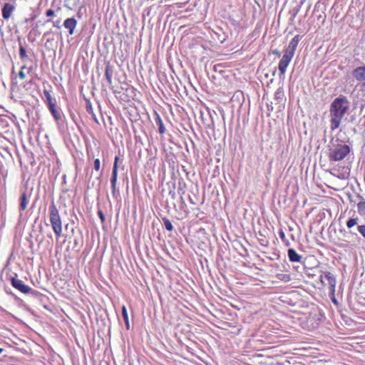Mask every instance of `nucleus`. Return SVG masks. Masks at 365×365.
I'll return each mask as SVG.
<instances>
[{"instance_id": "obj_25", "label": "nucleus", "mask_w": 365, "mask_h": 365, "mask_svg": "<svg viewBox=\"0 0 365 365\" xmlns=\"http://www.w3.org/2000/svg\"><path fill=\"white\" fill-rule=\"evenodd\" d=\"M122 315H123L124 321H128V312H127L126 307L125 306H123V308H122Z\"/></svg>"}, {"instance_id": "obj_5", "label": "nucleus", "mask_w": 365, "mask_h": 365, "mask_svg": "<svg viewBox=\"0 0 365 365\" xmlns=\"http://www.w3.org/2000/svg\"><path fill=\"white\" fill-rule=\"evenodd\" d=\"M12 286L21 292L27 294L31 291V288L26 285L22 280L13 277L11 279Z\"/></svg>"}, {"instance_id": "obj_33", "label": "nucleus", "mask_w": 365, "mask_h": 365, "mask_svg": "<svg viewBox=\"0 0 365 365\" xmlns=\"http://www.w3.org/2000/svg\"><path fill=\"white\" fill-rule=\"evenodd\" d=\"M329 296H330V298H331V299L332 302H333L334 304H338V302H337V300H336V298H335V293H334L333 295H329Z\"/></svg>"}, {"instance_id": "obj_32", "label": "nucleus", "mask_w": 365, "mask_h": 365, "mask_svg": "<svg viewBox=\"0 0 365 365\" xmlns=\"http://www.w3.org/2000/svg\"><path fill=\"white\" fill-rule=\"evenodd\" d=\"M53 22V26L58 28V29H60L61 28V21H52Z\"/></svg>"}, {"instance_id": "obj_18", "label": "nucleus", "mask_w": 365, "mask_h": 365, "mask_svg": "<svg viewBox=\"0 0 365 365\" xmlns=\"http://www.w3.org/2000/svg\"><path fill=\"white\" fill-rule=\"evenodd\" d=\"M155 122H156L157 125H159V132L160 133H163L165 130V128L163 125V121H162L160 117L158 114H157V118L155 119Z\"/></svg>"}, {"instance_id": "obj_30", "label": "nucleus", "mask_w": 365, "mask_h": 365, "mask_svg": "<svg viewBox=\"0 0 365 365\" xmlns=\"http://www.w3.org/2000/svg\"><path fill=\"white\" fill-rule=\"evenodd\" d=\"M98 216L101 218V221L104 222L105 221V216H104L103 212L100 210V211L98 212Z\"/></svg>"}, {"instance_id": "obj_31", "label": "nucleus", "mask_w": 365, "mask_h": 365, "mask_svg": "<svg viewBox=\"0 0 365 365\" xmlns=\"http://www.w3.org/2000/svg\"><path fill=\"white\" fill-rule=\"evenodd\" d=\"M19 76L21 79L24 80L26 78V74L23 71H20L19 73Z\"/></svg>"}, {"instance_id": "obj_8", "label": "nucleus", "mask_w": 365, "mask_h": 365, "mask_svg": "<svg viewBox=\"0 0 365 365\" xmlns=\"http://www.w3.org/2000/svg\"><path fill=\"white\" fill-rule=\"evenodd\" d=\"M77 25V21L74 18H68L65 20L63 26L67 29L71 35L74 34L75 28Z\"/></svg>"}, {"instance_id": "obj_22", "label": "nucleus", "mask_w": 365, "mask_h": 365, "mask_svg": "<svg viewBox=\"0 0 365 365\" xmlns=\"http://www.w3.org/2000/svg\"><path fill=\"white\" fill-rule=\"evenodd\" d=\"M357 224V219L356 218H350L346 223V225L349 228H351Z\"/></svg>"}, {"instance_id": "obj_19", "label": "nucleus", "mask_w": 365, "mask_h": 365, "mask_svg": "<svg viewBox=\"0 0 365 365\" xmlns=\"http://www.w3.org/2000/svg\"><path fill=\"white\" fill-rule=\"evenodd\" d=\"M357 207L359 214L365 215V202H359Z\"/></svg>"}, {"instance_id": "obj_13", "label": "nucleus", "mask_w": 365, "mask_h": 365, "mask_svg": "<svg viewBox=\"0 0 365 365\" xmlns=\"http://www.w3.org/2000/svg\"><path fill=\"white\" fill-rule=\"evenodd\" d=\"M324 278L327 280L329 285L333 286V285L336 284V279L331 272H325Z\"/></svg>"}, {"instance_id": "obj_28", "label": "nucleus", "mask_w": 365, "mask_h": 365, "mask_svg": "<svg viewBox=\"0 0 365 365\" xmlns=\"http://www.w3.org/2000/svg\"><path fill=\"white\" fill-rule=\"evenodd\" d=\"M54 14H55V11L52 9H48L46 13V16L48 17H51V16H54Z\"/></svg>"}, {"instance_id": "obj_41", "label": "nucleus", "mask_w": 365, "mask_h": 365, "mask_svg": "<svg viewBox=\"0 0 365 365\" xmlns=\"http://www.w3.org/2000/svg\"><path fill=\"white\" fill-rule=\"evenodd\" d=\"M364 86H365V83H364Z\"/></svg>"}, {"instance_id": "obj_40", "label": "nucleus", "mask_w": 365, "mask_h": 365, "mask_svg": "<svg viewBox=\"0 0 365 365\" xmlns=\"http://www.w3.org/2000/svg\"><path fill=\"white\" fill-rule=\"evenodd\" d=\"M274 53H275V54H278V53H279V52H278V51H274Z\"/></svg>"}, {"instance_id": "obj_14", "label": "nucleus", "mask_w": 365, "mask_h": 365, "mask_svg": "<svg viewBox=\"0 0 365 365\" xmlns=\"http://www.w3.org/2000/svg\"><path fill=\"white\" fill-rule=\"evenodd\" d=\"M324 278L327 280L329 285L333 286V285L336 284V279L331 272H325Z\"/></svg>"}, {"instance_id": "obj_38", "label": "nucleus", "mask_w": 365, "mask_h": 365, "mask_svg": "<svg viewBox=\"0 0 365 365\" xmlns=\"http://www.w3.org/2000/svg\"><path fill=\"white\" fill-rule=\"evenodd\" d=\"M3 349L0 348V354L2 353Z\"/></svg>"}, {"instance_id": "obj_17", "label": "nucleus", "mask_w": 365, "mask_h": 365, "mask_svg": "<svg viewBox=\"0 0 365 365\" xmlns=\"http://www.w3.org/2000/svg\"><path fill=\"white\" fill-rule=\"evenodd\" d=\"M43 94L46 99L48 106H50V105H53L54 103V102H53V99L50 92L47 90H44Z\"/></svg>"}, {"instance_id": "obj_15", "label": "nucleus", "mask_w": 365, "mask_h": 365, "mask_svg": "<svg viewBox=\"0 0 365 365\" xmlns=\"http://www.w3.org/2000/svg\"><path fill=\"white\" fill-rule=\"evenodd\" d=\"M324 278L327 280L329 285L333 286V285L336 284V279L331 272H325Z\"/></svg>"}, {"instance_id": "obj_7", "label": "nucleus", "mask_w": 365, "mask_h": 365, "mask_svg": "<svg viewBox=\"0 0 365 365\" xmlns=\"http://www.w3.org/2000/svg\"><path fill=\"white\" fill-rule=\"evenodd\" d=\"M299 36H295L292 41L289 42L288 47L286 48L285 52L289 54L294 56L295 50L299 41Z\"/></svg>"}, {"instance_id": "obj_11", "label": "nucleus", "mask_w": 365, "mask_h": 365, "mask_svg": "<svg viewBox=\"0 0 365 365\" xmlns=\"http://www.w3.org/2000/svg\"><path fill=\"white\" fill-rule=\"evenodd\" d=\"M287 254L289 259L293 262H299L302 258L294 249H289Z\"/></svg>"}, {"instance_id": "obj_37", "label": "nucleus", "mask_w": 365, "mask_h": 365, "mask_svg": "<svg viewBox=\"0 0 365 365\" xmlns=\"http://www.w3.org/2000/svg\"><path fill=\"white\" fill-rule=\"evenodd\" d=\"M280 236H281L282 237H284V233H283V232H281V233H280Z\"/></svg>"}, {"instance_id": "obj_24", "label": "nucleus", "mask_w": 365, "mask_h": 365, "mask_svg": "<svg viewBox=\"0 0 365 365\" xmlns=\"http://www.w3.org/2000/svg\"><path fill=\"white\" fill-rule=\"evenodd\" d=\"M19 55L21 59H24L27 56L26 51L23 46H21L19 48Z\"/></svg>"}, {"instance_id": "obj_1", "label": "nucleus", "mask_w": 365, "mask_h": 365, "mask_svg": "<svg viewBox=\"0 0 365 365\" xmlns=\"http://www.w3.org/2000/svg\"><path fill=\"white\" fill-rule=\"evenodd\" d=\"M350 107V102L346 97L340 96L335 98L330 106V128L332 130L337 129L344 115Z\"/></svg>"}, {"instance_id": "obj_12", "label": "nucleus", "mask_w": 365, "mask_h": 365, "mask_svg": "<svg viewBox=\"0 0 365 365\" xmlns=\"http://www.w3.org/2000/svg\"><path fill=\"white\" fill-rule=\"evenodd\" d=\"M48 107L55 120L57 121L59 120L61 118V113L57 110L55 103L50 105V106Z\"/></svg>"}, {"instance_id": "obj_27", "label": "nucleus", "mask_w": 365, "mask_h": 365, "mask_svg": "<svg viewBox=\"0 0 365 365\" xmlns=\"http://www.w3.org/2000/svg\"><path fill=\"white\" fill-rule=\"evenodd\" d=\"M358 230L360 232V234L365 237V225L359 226Z\"/></svg>"}, {"instance_id": "obj_4", "label": "nucleus", "mask_w": 365, "mask_h": 365, "mask_svg": "<svg viewBox=\"0 0 365 365\" xmlns=\"http://www.w3.org/2000/svg\"><path fill=\"white\" fill-rule=\"evenodd\" d=\"M294 56L287 53L284 51V53L282 58V59L279 61L278 68L280 72V76H282L285 73L286 69L287 66H289L290 61H292Z\"/></svg>"}, {"instance_id": "obj_16", "label": "nucleus", "mask_w": 365, "mask_h": 365, "mask_svg": "<svg viewBox=\"0 0 365 365\" xmlns=\"http://www.w3.org/2000/svg\"><path fill=\"white\" fill-rule=\"evenodd\" d=\"M28 198L27 195L25 192H24L21 196V203H20V207L21 210H24L27 207L28 204Z\"/></svg>"}, {"instance_id": "obj_21", "label": "nucleus", "mask_w": 365, "mask_h": 365, "mask_svg": "<svg viewBox=\"0 0 365 365\" xmlns=\"http://www.w3.org/2000/svg\"><path fill=\"white\" fill-rule=\"evenodd\" d=\"M277 279L282 280L284 282H289L290 280V277L289 274H278L277 275Z\"/></svg>"}, {"instance_id": "obj_23", "label": "nucleus", "mask_w": 365, "mask_h": 365, "mask_svg": "<svg viewBox=\"0 0 365 365\" xmlns=\"http://www.w3.org/2000/svg\"><path fill=\"white\" fill-rule=\"evenodd\" d=\"M105 74H106V77L108 80V82L110 84L112 83V73L108 69V68H106Z\"/></svg>"}, {"instance_id": "obj_26", "label": "nucleus", "mask_w": 365, "mask_h": 365, "mask_svg": "<svg viewBox=\"0 0 365 365\" xmlns=\"http://www.w3.org/2000/svg\"><path fill=\"white\" fill-rule=\"evenodd\" d=\"M101 162L99 159H96L94 161V169L98 171L100 170Z\"/></svg>"}, {"instance_id": "obj_34", "label": "nucleus", "mask_w": 365, "mask_h": 365, "mask_svg": "<svg viewBox=\"0 0 365 365\" xmlns=\"http://www.w3.org/2000/svg\"><path fill=\"white\" fill-rule=\"evenodd\" d=\"M87 110H88V112L91 113L93 114V117L94 120H95L96 121H97V120H96V118L95 115H94V114L93 113V112H92L91 106L88 107V108H87Z\"/></svg>"}, {"instance_id": "obj_10", "label": "nucleus", "mask_w": 365, "mask_h": 365, "mask_svg": "<svg viewBox=\"0 0 365 365\" xmlns=\"http://www.w3.org/2000/svg\"><path fill=\"white\" fill-rule=\"evenodd\" d=\"M353 76L359 81H365V66L356 68L353 71Z\"/></svg>"}, {"instance_id": "obj_2", "label": "nucleus", "mask_w": 365, "mask_h": 365, "mask_svg": "<svg viewBox=\"0 0 365 365\" xmlns=\"http://www.w3.org/2000/svg\"><path fill=\"white\" fill-rule=\"evenodd\" d=\"M49 220L55 235L59 237L62 234V221L54 202H52L49 208Z\"/></svg>"}, {"instance_id": "obj_20", "label": "nucleus", "mask_w": 365, "mask_h": 365, "mask_svg": "<svg viewBox=\"0 0 365 365\" xmlns=\"http://www.w3.org/2000/svg\"><path fill=\"white\" fill-rule=\"evenodd\" d=\"M163 222H164L165 227L167 230L172 231L173 230V226L171 222L168 219L164 218Z\"/></svg>"}, {"instance_id": "obj_36", "label": "nucleus", "mask_w": 365, "mask_h": 365, "mask_svg": "<svg viewBox=\"0 0 365 365\" xmlns=\"http://www.w3.org/2000/svg\"><path fill=\"white\" fill-rule=\"evenodd\" d=\"M26 68V66H23L21 68V71H23L25 70Z\"/></svg>"}, {"instance_id": "obj_35", "label": "nucleus", "mask_w": 365, "mask_h": 365, "mask_svg": "<svg viewBox=\"0 0 365 365\" xmlns=\"http://www.w3.org/2000/svg\"><path fill=\"white\" fill-rule=\"evenodd\" d=\"M125 323L127 329H129V322H128V321H125Z\"/></svg>"}, {"instance_id": "obj_9", "label": "nucleus", "mask_w": 365, "mask_h": 365, "mask_svg": "<svg viewBox=\"0 0 365 365\" xmlns=\"http://www.w3.org/2000/svg\"><path fill=\"white\" fill-rule=\"evenodd\" d=\"M15 7L13 4L6 3L2 9V16L4 19H8L11 17V14L14 11Z\"/></svg>"}, {"instance_id": "obj_6", "label": "nucleus", "mask_w": 365, "mask_h": 365, "mask_svg": "<svg viewBox=\"0 0 365 365\" xmlns=\"http://www.w3.org/2000/svg\"><path fill=\"white\" fill-rule=\"evenodd\" d=\"M118 157L116 156L115 158V161L113 163V171H112V176L110 179L111 182V187H112V192L113 195L115 194L116 192V182H117V178H118Z\"/></svg>"}, {"instance_id": "obj_3", "label": "nucleus", "mask_w": 365, "mask_h": 365, "mask_svg": "<svg viewBox=\"0 0 365 365\" xmlns=\"http://www.w3.org/2000/svg\"><path fill=\"white\" fill-rule=\"evenodd\" d=\"M350 153V148L345 144L332 145L329 148V158L331 161L342 160Z\"/></svg>"}, {"instance_id": "obj_29", "label": "nucleus", "mask_w": 365, "mask_h": 365, "mask_svg": "<svg viewBox=\"0 0 365 365\" xmlns=\"http://www.w3.org/2000/svg\"><path fill=\"white\" fill-rule=\"evenodd\" d=\"M336 285H329V295H333L335 293Z\"/></svg>"}, {"instance_id": "obj_39", "label": "nucleus", "mask_w": 365, "mask_h": 365, "mask_svg": "<svg viewBox=\"0 0 365 365\" xmlns=\"http://www.w3.org/2000/svg\"><path fill=\"white\" fill-rule=\"evenodd\" d=\"M52 21L51 19H48L46 21V22H51Z\"/></svg>"}]
</instances>
